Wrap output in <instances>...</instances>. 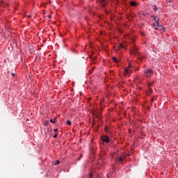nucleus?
<instances>
[{"instance_id":"1","label":"nucleus","mask_w":178,"mask_h":178,"mask_svg":"<svg viewBox=\"0 0 178 178\" xmlns=\"http://www.w3.org/2000/svg\"><path fill=\"white\" fill-rule=\"evenodd\" d=\"M131 54L132 55H137L138 52L137 51V46H136V44H134V41H136V38H131Z\"/></svg>"},{"instance_id":"2","label":"nucleus","mask_w":178,"mask_h":178,"mask_svg":"<svg viewBox=\"0 0 178 178\" xmlns=\"http://www.w3.org/2000/svg\"><path fill=\"white\" fill-rule=\"evenodd\" d=\"M144 73L145 76H146L147 77H151V76L154 74V71H152V70L151 69H146L145 70Z\"/></svg>"},{"instance_id":"3","label":"nucleus","mask_w":178,"mask_h":178,"mask_svg":"<svg viewBox=\"0 0 178 178\" xmlns=\"http://www.w3.org/2000/svg\"><path fill=\"white\" fill-rule=\"evenodd\" d=\"M131 67V64H129L128 67L125 68L124 70V74L125 76H127L131 73V70H130Z\"/></svg>"},{"instance_id":"4","label":"nucleus","mask_w":178,"mask_h":178,"mask_svg":"<svg viewBox=\"0 0 178 178\" xmlns=\"http://www.w3.org/2000/svg\"><path fill=\"white\" fill-rule=\"evenodd\" d=\"M102 141H104V143H111V139H109V137L108 136H103L101 137Z\"/></svg>"},{"instance_id":"5","label":"nucleus","mask_w":178,"mask_h":178,"mask_svg":"<svg viewBox=\"0 0 178 178\" xmlns=\"http://www.w3.org/2000/svg\"><path fill=\"white\" fill-rule=\"evenodd\" d=\"M123 159H124V157H117L115 159V162L117 163H122L123 162Z\"/></svg>"},{"instance_id":"6","label":"nucleus","mask_w":178,"mask_h":178,"mask_svg":"<svg viewBox=\"0 0 178 178\" xmlns=\"http://www.w3.org/2000/svg\"><path fill=\"white\" fill-rule=\"evenodd\" d=\"M155 23L154 24V26H156V27H159V18L158 17H154Z\"/></svg>"},{"instance_id":"7","label":"nucleus","mask_w":178,"mask_h":178,"mask_svg":"<svg viewBox=\"0 0 178 178\" xmlns=\"http://www.w3.org/2000/svg\"><path fill=\"white\" fill-rule=\"evenodd\" d=\"M0 6H6V3L1 1H0Z\"/></svg>"},{"instance_id":"8","label":"nucleus","mask_w":178,"mask_h":178,"mask_svg":"<svg viewBox=\"0 0 178 178\" xmlns=\"http://www.w3.org/2000/svg\"><path fill=\"white\" fill-rule=\"evenodd\" d=\"M159 30H161L162 31H165L166 29L165 27H162L161 25L159 26Z\"/></svg>"},{"instance_id":"9","label":"nucleus","mask_w":178,"mask_h":178,"mask_svg":"<svg viewBox=\"0 0 178 178\" xmlns=\"http://www.w3.org/2000/svg\"><path fill=\"white\" fill-rule=\"evenodd\" d=\"M106 3H105V0H102V6H103V8H105Z\"/></svg>"},{"instance_id":"10","label":"nucleus","mask_w":178,"mask_h":178,"mask_svg":"<svg viewBox=\"0 0 178 178\" xmlns=\"http://www.w3.org/2000/svg\"><path fill=\"white\" fill-rule=\"evenodd\" d=\"M130 5H131V6H136L137 4L134 1H132L130 2Z\"/></svg>"},{"instance_id":"11","label":"nucleus","mask_w":178,"mask_h":178,"mask_svg":"<svg viewBox=\"0 0 178 178\" xmlns=\"http://www.w3.org/2000/svg\"><path fill=\"white\" fill-rule=\"evenodd\" d=\"M66 124H67L68 126H72V122H70V120H67L66 122Z\"/></svg>"},{"instance_id":"12","label":"nucleus","mask_w":178,"mask_h":178,"mask_svg":"<svg viewBox=\"0 0 178 178\" xmlns=\"http://www.w3.org/2000/svg\"><path fill=\"white\" fill-rule=\"evenodd\" d=\"M50 122H51V123H56V118H54V120L51 119Z\"/></svg>"},{"instance_id":"13","label":"nucleus","mask_w":178,"mask_h":178,"mask_svg":"<svg viewBox=\"0 0 178 178\" xmlns=\"http://www.w3.org/2000/svg\"><path fill=\"white\" fill-rule=\"evenodd\" d=\"M113 60L114 62H115L116 63H118V62H119V60H118V58H116V57H113Z\"/></svg>"},{"instance_id":"14","label":"nucleus","mask_w":178,"mask_h":178,"mask_svg":"<svg viewBox=\"0 0 178 178\" xmlns=\"http://www.w3.org/2000/svg\"><path fill=\"white\" fill-rule=\"evenodd\" d=\"M152 9L154 10V12H156L158 10V8L155 6V5L152 6Z\"/></svg>"},{"instance_id":"15","label":"nucleus","mask_w":178,"mask_h":178,"mask_svg":"<svg viewBox=\"0 0 178 178\" xmlns=\"http://www.w3.org/2000/svg\"><path fill=\"white\" fill-rule=\"evenodd\" d=\"M139 59H140L141 62H143V59H144V57H143V56H140Z\"/></svg>"},{"instance_id":"16","label":"nucleus","mask_w":178,"mask_h":178,"mask_svg":"<svg viewBox=\"0 0 178 178\" xmlns=\"http://www.w3.org/2000/svg\"><path fill=\"white\" fill-rule=\"evenodd\" d=\"M53 137L54 138H56V137H58V134H56Z\"/></svg>"},{"instance_id":"17","label":"nucleus","mask_w":178,"mask_h":178,"mask_svg":"<svg viewBox=\"0 0 178 178\" xmlns=\"http://www.w3.org/2000/svg\"><path fill=\"white\" fill-rule=\"evenodd\" d=\"M59 164V161H57L56 163H54V165H58Z\"/></svg>"},{"instance_id":"18","label":"nucleus","mask_w":178,"mask_h":178,"mask_svg":"<svg viewBox=\"0 0 178 178\" xmlns=\"http://www.w3.org/2000/svg\"><path fill=\"white\" fill-rule=\"evenodd\" d=\"M105 131H108V127H105Z\"/></svg>"},{"instance_id":"19","label":"nucleus","mask_w":178,"mask_h":178,"mask_svg":"<svg viewBox=\"0 0 178 178\" xmlns=\"http://www.w3.org/2000/svg\"><path fill=\"white\" fill-rule=\"evenodd\" d=\"M89 177H90V178L92 177V174L90 173V174L89 175Z\"/></svg>"},{"instance_id":"20","label":"nucleus","mask_w":178,"mask_h":178,"mask_svg":"<svg viewBox=\"0 0 178 178\" xmlns=\"http://www.w3.org/2000/svg\"><path fill=\"white\" fill-rule=\"evenodd\" d=\"M149 87H151L152 86V83H148Z\"/></svg>"},{"instance_id":"21","label":"nucleus","mask_w":178,"mask_h":178,"mask_svg":"<svg viewBox=\"0 0 178 178\" xmlns=\"http://www.w3.org/2000/svg\"><path fill=\"white\" fill-rule=\"evenodd\" d=\"M13 77H15V73L11 74Z\"/></svg>"},{"instance_id":"22","label":"nucleus","mask_w":178,"mask_h":178,"mask_svg":"<svg viewBox=\"0 0 178 178\" xmlns=\"http://www.w3.org/2000/svg\"><path fill=\"white\" fill-rule=\"evenodd\" d=\"M159 27H158V28H155V30H159Z\"/></svg>"},{"instance_id":"23","label":"nucleus","mask_w":178,"mask_h":178,"mask_svg":"<svg viewBox=\"0 0 178 178\" xmlns=\"http://www.w3.org/2000/svg\"><path fill=\"white\" fill-rule=\"evenodd\" d=\"M54 131H55V132L58 131V129H54Z\"/></svg>"},{"instance_id":"24","label":"nucleus","mask_w":178,"mask_h":178,"mask_svg":"<svg viewBox=\"0 0 178 178\" xmlns=\"http://www.w3.org/2000/svg\"><path fill=\"white\" fill-rule=\"evenodd\" d=\"M49 17H50V18H51V15H49Z\"/></svg>"}]
</instances>
